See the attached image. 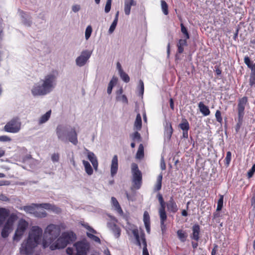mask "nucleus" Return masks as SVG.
<instances>
[{
	"mask_svg": "<svg viewBox=\"0 0 255 255\" xmlns=\"http://www.w3.org/2000/svg\"><path fill=\"white\" fill-rule=\"evenodd\" d=\"M42 229L38 226H32L29 232L27 240L24 241L20 248L21 254L31 255L35 247L41 242Z\"/></svg>",
	"mask_w": 255,
	"mask_h": 255,
	"instance_id": "f257e3e1",
	"label": "nucleus"
},
{
	"mask_svg": "<svg viewBox=\"0 0 255 255\" xmlns=\"http://www.w3.org/2000/svg\"><path fill=\"white\" fill-rule=\"evenodd\" d=\"M57 73L52 72L45 75L39 83L35 84L31 89L34 96L45 95L51 92L56 84Z\"/></svg>",
	"mask_w": 255,
	"mask_h": 255,
	"instance_id": "f03ea898",
	"label": "nucleus"
},
{
	"mask_svg": "<svg viewBox=\"0 0 255 255\" xmlns=\"http://www.w3.org/2000/svg\"><path fill=\"white\" fill-rule=\"evenodd\" d=\"M66 228L64 223L59 224H51L48 225L44 231L42 240V246L44 248L49 247L54 243V241L58 238L61 232Z\"/></svg>",
	"mask_w": 255,
	"mask_h": 255,
	"instance_id": "7ed1b4c3",
	"label": "nucleus"
},
{
	"mask_svg": "<svg viewBox=\"0 0 255 255\" xmlns=\"http://www.w3.org/2000/svg\"><path fill=\"white\" fill-rule=\"evenodd\" d=\"M76 235L72 231L63 232L57 240L50 246V250L63 249L67 245L74 241Z\"/></svg>",
	"mask_w": 255,
	"mask_h": 255,
	"instance_id": "20e7f679",
	"label": "nucleus"
},
{
	"mask_svg": "<svg viewBox=\"0 0 255 255\" xmlns=\"http://www.w3.org/2000/svg\"><path fill=\"white\" fill-rule=\"evenodd\" d=\"M21 122L20 118L14 117L8 121L3 127V130L9 133H18L21 128Z\"/></svg>",
	"mask_w": 255,
	"mask_h": 255,
	"instance_id": "39448f33",
	"label": "nucleus"
},
{
	"mask_svg": "<svg viewBox=\"0 0 255 255\" xmlns=\"http://www.w3.org/2000/svg\"><path fill=\"white\" fill-rule=\"evenodd\" d=\"M88 249V245L83 242L76 243L73 248L68 247L67 253L69 255H86Z\"/></svg>",
	"mask_w": 255,
	"mask_h": 255,
	"instance_id": "423d86ee",
	"label": "nucleus"
},
{
	"mask_svg": "<svg viewBox=\"0 0 255 255\" xmlns=\"http://www.w3.org/2000/svg\"><path fill=\"white\" fill-rule=\"evenodd\" d=\"M157 197L160 206L158 210V212L160 220L161 229L163 231L165 230L166 225L165 224V222L166 221L167 217L165 212V203L161 194L158 193Z\"/></svg>",
	"mask_w": 255,
	"mask_h": 255,
	"instance_id": "0eeeda50",
	"label": "nucleus"
},
{
	"mask_svg": "<svg viewBox=\"0 0 255 255\" xmlns=\"http://www.w3.org/2000/svg\"><path fill=\"white\" fill-rule=\"evenodd\" d=\"M131 172L133 187L135 189H138L141 185L142 174L140 171L138 169L137 165L134 163L131 164Z\"/></svg>",
	"mask_w": 255,
	"mask_h": 255,
	"instance_id": "6e6552de",
	"label": "nucleus"
},
{
	"mask_svg": "<svg viewBox=\"0 0 255 255\" xmlns=\"http://www.w3.org/2000/svg\"><path fill=\"white\" fill-rule=\"evenodd\" d=\"M132 233L136 240V244L141 247V242L143 245L142 255H149L147 249L145 235L142 231L139 233V231L137 228L133 229Z\"/></svg>",
	"mask_w": 255,
	"mask_h": 255,
	"instance_id": "1a4fd4ad",
	"label": "nucleus"
},
{
	"mask_svg": "<svg viewBox=\"0 0 255 255\" xmlns=\"http://www.w3.org/2000/svg\"><path fill=\"white\" fill-rule=\"evenodd\" d=\"M16 219L17 217L14 214H11L8 217L1 232V236L3 238H6L8 236L12 230L13 223Z\"/></svg>",
	"mask_w": 255,
	"mask_h": 255,
	"instance_id": "9d476101",
	"label": "nucleus"
},
{
	"mask_svg": "<svg viewBox=\"0 0 255 255\" xmlns=\"http://www.w3.org/2000/svg\"><path fill=\"white\" fill-rule=\"evenodd\" d=\"M92 53V51L89 50H83L80 55L77 57L75 62L79 67L84 66L89 61Z\"/></svg>",
	"mask_w": 255,
	"mask_h": 255,
	"instance_id": "9b49d317",
	"label": "nucleus"
},
{
	"mask_svg": "<svg viewBox=\"0 0 255 255\" xmlns=\"http://www.w3.org/2000/svg\"><path fill=\"white\" fill-rule=\"evenodd\" d=\"M28 226V223L23 219L19 221L17 228L15 231L13 239L14 240H19Z\"/></svg>",
	"mask_w": 255,
	"mask_h": 255,
	"instance_id": "f8f14e48",
	"label": "nucleus"
},
{
	"mask_svg": "<svg viewBox=\"0 0 255 255\" xmlns=\"http://www.w3.org/2000/svg\"><path fill=\"white\" fill-rule=\"evenodd\" d=\"M67 130V128L66 127L62 125H59L56 128V134L58 139L64 142H67V139L66 137Z\"/></svg>",
	"mask_w": 255,
	"mask_h": 255,
	"instance_id": "ddd939ff",
	"label": "nucleus"
},
{
	"mask_svg": "<svg viewBox=\"0 0 255 255\" xmlns=\"http://www.w3.org/2000/svg\"><path fill=\"white\" fill-rule=\"evenodd\" d=\"M247 101V98L245 97L240 99L239 101V103L238 105V117H240V119L244 117L245 114L244 110Z\"/></svg>",
	"mask_w": 255,
	"mask_h": 255,
	"instance_id": "4468645a",
	"label": "nucleus"
},
{
	"mask_svg": "<svg viewBox=\"0 0 255 255\" xmlns=\"http://www.w3.org/2000/svg\"><path fill=\"white\" fill-rule=\"evenodd\" d=\"M118 170V157L117 155H115L111 161L110 165L111 175L112 177H114L117 173Z\"/></svg>",
	"mask_w": 255,
	"mask_h": 255,
	"instance_id": "2eb2a0df",
	"label": "nucleus"
},
{
	"mask_svg": "<svg viewBox=\"0 0 255 255\" xmlns=\"http://www.w3.org/2000/svg\"><path fill=\"white\" fill-rule=\"evenodd\" d=\"M108 226L113 232L115 237L119 238L121 235V230L115 223H108Z\"/></svg>",
	"mask_w": 255,
	"mask_h": 255,
	"instance_id": "dca6fc26",
	"label": "nucleus"
},
{
	"mask_svg": "<svg viewBox=\"0 0 255 255\" xmlns=\"http://www.w3.org/2000/svg\"><path fill=\"white\" fill-rule=\"evenodd\" d=\"M136 4L134 0H125L124 11L127 15L130 14L131 6H134Z\"/></svg>",
	"mask_w": 255,
	"mask_h": 255,
	"instance_id": "f3484780",
	"label": "nucleus"
},
{
	"mask_svg": "<svg viewBox=\"0 0 255 255\" xmlns=\"http://www.w3.org/2000/svg\"><path fill=\"white\" fill-rule=\"evenodd\" d=\"M67 136L69 141L73 144L76 145L78 143L77 134L74 128L72 129V130L68 133Z\"/></svg>",
	"mask_w": 255,
	"mask_h": 255,
	"instance_id": "a211bd4d",
	"label": "nucleus"
},
{
	"mask_svg": "<svg viewBox=\"0 0 255 255\" xmlns=\"http://www.w3.org/2000/svg\"><path fill=\"white\" fill-rule=\"evenodd\" d=\"M111 202L113 207H114L115 210L117 212V213L121 216L124 215V212L122 209L120 205L119 204L118 200L116 198L112 197L111 198Z\"/></svg>",
	"mask_w": 255,
	"mask_h": 255,
	"instance_id": "6ab92c4d",
	"label": "nucleus"
},
{
	"mask_svg": "<svg viewBox=\"0 0 255 255\" xmlns=\"http://www.w3.org/2000/svg\"><path fill=\"white\" fill-rule=\"evenodd\" d=\"M200 231V226L195 224L192 227V234L191 236L192 239L198 241L199 239V233Z\"/></svg>",
	"mask_w": 255,
	"mask_h": 255,
	"instance_id": "aec40b11",
	"label": "nucleus"
},
{
	"mask_svg": "<svg viewBox=\"0 0 255 255\" xmlns=\"http://www.w3.org/2000/svg\"><path fill=\"white\" fill-rule=\"evenodd\" d=\"M167 207L168 210L172 213H176L178 211L177 206L172 197H170V200L167 203Z\"/></svg>",
	"mask_w": 255,
	"mask_h": 255,
	"instance_id": "412c9836",
	"label": "nucleus"
},
{
	"mask_svg": "<svg viewBox=\"0 0 255 255\" xmlns=\"http://www.w3.org/2000/svg\"><path fill=\"white\" fill-rule=\"evenodd\" d=\"M88 158L92 163L94 168L95 170H97L98 166V162L96 156L93 152L89 151L88 152Z\"/></svg>",
	"mask_w": 255,
	"mask_h": 255,
	"instance_id": "4be33fe9",
	"label": "nucleus"
},
{
	"mask_svg": "<svg viewBox=\"0 0 255 255\" xmlns=\"http://www.w3.org/2000/svg\"><path fill=\"white\" fill-rule=\"evenodd\" d=\"M40 205H41V208H42L43 209H47V210H50L56 213H60L61 211V209L59 208L56 207V206H55L54 205L51 204L43 203V204H41Z\"/></svg>",
	"mask_w": 255,
	"mask_h": 255,
	"instance_id": "5701e85b",
	"label": "nucleus"
},
{
	"mask_svg": "<svg viewBox=\"0 0 255 255\" xmlns=\"http://www.w3.org/2000/svg\"><path fill=\"white\" fill-rule=\"evenodd\" d=\"M143 222L145 225V227L146 232L150 233V216L147 211H144L143 213Z\"/></svg>",
	"mask_w": 255,
	"mask_h": 255,
	"instance_id": "b1692460",
	"label": "nucleus"
},
{
	"mask_svg": "<svg viewBox=\"0 0 255 255\" xmlns=\"http://www.w3.org/2000/svg\"><path fill=\"white\" fill-rule=\"evenodd\" d=\"M41 204H33L29 206H23L22 209L26 213L34 214L35 208L41 207Z\"/></svg>",
	"mask_w": 255,
	"mask_h": 255,
	"instance_id": "393cba45",
	"label": "nucleus"
},
{
	"mask_svg": "<svg viewBox=\"0 0 255 255\" xmlns=\"http://www.w3.org/2000/svg\"><path fill=\"white\" fill-rule=\"evenodd\" d=\"M198 108L203 116H207L210 114V111L208 107L204 105L203 102H200L198 104Z\"/></svg>",
	"mask_w": 255,
	"mask_h": 255,
	"instance_id": "a878e982",
	"label": "nucleus"
},
{
	"mask_svg": "<svg viewBox=\"0 0 255 255\" xmlns=\"http://www.w3.org/2000/svg\"><path fill=\"white\" fill-rule=\"evenodd\" d=\"M244 62L251 70V73L255 74V63L253 64L248 56H246L244 58Z\"/></svg>",
	"mask_w": 255,
	"mask_h": 255,
	"instance_id": "bb28decb",
	"label": "nucleus"
},
{
	"mask_svg": "<svg viewBox=\"0 0 255 255\" xmlns=\"http://www.w3.org/2000/svg\"><path fill=\"white\" fill-rule=\"evenodd\" d=\"M8 216V211L5 208H0V226L3 224Z\"/></svg>",
	"mask_w": 255,
	"mask_h": 255,
	"instance_id": "cd10ccee",
	"label": "nucleus"
},
{
	"mask_svg": "<svg viewBox=\"0 0 255 255\" xmlns=\"http://www.w3.org/2000/svg\"><path fill=\"white\" fill-rule=\"evenodd\" d=\"M51 114V111L49 110L42 115L39 120V124L41 125L46 123L49 119Z\"/></svg>",
	"mask_w": 255,
	"mask_h": 255,
	"instance_id": "c85d7f7f",
	"label": "nucleus"
},
{
	"mask_svg": "<svg viewBox=\"0 0 255 255\" xmlns=\"http://www.w3.org/2000/svg\"><path fill=\"white\" fill-rule=\"evenodd\" d=\"M83 164L84 166L86 172L89 175H91L93 173V170L89 162L86 160H83Z\"/></svg>",
	"mask_w": 255,
	"mask_h": 255,
	"instance_id": "c756f323",
	"label": "nucleus"
},
{
	"mask_svg": "<svg viewBox=\"0 0 255 255\" xmlns=\"http://www.w3.org/2000/svg\"><path fill=\"white\" fill-rule=\"evenodd\" d=\"M142 121L140 114H137L134 124V127L137 130H140L141 128Z\"/></svg>",
	"mask_w": 255,
	"mask_h": 255,
	"instance_id": "7c9ffc66",
	"label": "nucleus"
},
{
	"mask_svg": "<svg viewBox=\"0 0 255 255\" xmlns=\"http://www.w3.org/2000/svg\"><path fill=\"white\" fill-rule=\"evenodd\" d=\"M187 45L186 39H180L177 44L178 52L182 53L184 51V46Z\"/></svg>",
	"mask_w": 255,
	"mask_h": 255,
	"instance_id": "2f4dec72",
	"label": "nucleus"
},
{
	"mask_svg": "<svg viewBox=\"0 0 255 255\" xmlns=\"http://www.w3.org/2000/svg\"><path fill=\"white\" fill-rule=\"evenodd\" d=\"M117 82V78L116 77H113L110 83H109L108 89H107V93L109 94H111L112 91V89L113 87L116 84Z\"/></svg>",
	"mask_w": 255,
	"mask_h": 255,
	"instance_id": "473e14b6",
	"label": "nucleus"
},
{
	"mask_svg": "<svg viewBox=\"0 0 255 255\" xmlns=\"http://www.w3.org/2000/svg\"><path fill=\"white\" fill-rule=\"evenodd\" d=\"M178 238L182 242H184L187 238V235L182 230H179L177 232Z\"/></svg>",
	"mask_w": 255,
	"mask_h": 255,
	"instance_id": "72a5a7b5",
	"label": "nucleus"
},
{
	"mask_svg": "<svg viewBox=\"0 0 255 255\" xmlns=\"http://www.w3.org/2000/svg\"><path fill=\"white\" fill-rule=\"evenodd\" d=\"M144 156V148L142 144H140L139 145L136 154V157L138 159L142 158Z\"/></svg>",
	"mask_w": 255,
	"mask_h": 255,
	"instance_id": "f704fd0d",
	"label": "nucleus"
},
{
	"mask_svg": "<svg viewBox=\"0 0 255 255\" xmlns=\"http://www.w3.org/2000/svg\"><path fill=\"white\" fill-rule=\"evenodd\" d=\"M161 6L163 13L165 15H167L168 14V6L165 1L161 0Z\"/></svg>",
	"mask_w": 255,
	"mask_h": 255,
	"instance_id": "c9c22d12",
	"label": "nucleus"
},
{
	"mask_svg": "<svg viewBox=\"0 0 255 255\" xmlns=\"http://www.w3.org/2000/svg\"><path fill=\"white\" fill-rule=\"evenodd\" d=\"M179 127L183 131L188 130L189 129V124L186 120H184L180 124Z\"/></svg>",
	"mask_w": 255,
	"mask_h": 255,
	"instance_id": "e433bc0d",
	"label": "nucleus"
},
{
	"mask_svg": "<svg viewBox=\"0 0 255 255\" xmlns=\"http://www.w3.org/2000/svg\"><path fill=\"white\" fill-rule=\"evenodd\" d=\"M162 174H160L157 179V182L155 187V189L156 191H158L161 189V183H162Z\"/></svg>",
	"mask_w": 255,
	"mask_h": 255,
	"instance_id": "4c0bfd02",
	"label": "nucleus"
},
{
	"mask_svg": "<svg viewBox=\"0 0 255 255\" xmlns=\"http://www.w3.org/2000/svg\"><path fill=\"white\" fill-rule=\"evenodd\" d=\"M34 215L38 218H44L47 216V213L44 210L35 211Z\"/></svg>",
	"mask_w": 255,
	"mask_h": 255,
	"instance_id": "58836bf2",
	"label": "nucleus"
},
{
	"mask_svg": "<svg viewBox=\"0 0 255 255\" xmlns=\"http://www.w3.org/2000/svg\"><path fill=\"white\" fill-rule=\"evenodd\" d=\"M173 132V129L172 128L171 125L170 124L167 126L165 130V134L168 138H170L172 135Z\"/></svg>",
	"mask_w": 255,
	"mask_h": 255,
	"instance_id": "ea45409f",
	"label": "nucleus"
},
{
	"mask_svg": "<svg viewBox=\"0 0 255 255\" xmlns=\"http://www.w3.org/2000/svg\"><path fill=\"white\" fill-rule=\"evenodd\" d=\"M116 99L117 101L122 102L126 104H128V100L127 97L125 95H117Z\"/></svg>",
	"mask_w": 255,
	"mask_h": 255,
	"instance_id": "a19ab883",
	"label": "nucleus"
},
{
	"mask_svg": "<svg viewBox=\"0 0 255 255\" xmlns=\"http://www.w3.org/2000/svg\"><path fill=\"white\" fill-rule=\"evenodd\" d=\"M223 200H224L223 195H220V199H219L218 203H217V211H219L222 210V208L223 206Z\"/></svg>",
	"mask_w": 255,
	"mask_h": 255,
	"instance_id": "79ce46f5",
	"label": "nucleus"
},
{
	"mask_svg": "<svg viewBox=\"0 0 255 255\" xmlns=\"http://www.w3.org/2000/svg\"><path fill=\"white\" fill-rule=\"evenodd\" d=\"M122 79L125 82L128 83L129 81L130 78L128 75L124 71L119 73Z\"/></svg>",
	"mask_w": 255,
	"mask_h": 255,
	"instance_id": "37998d69",
	"label": "nucleus"
},
{
	"mask_svg": "<svg viewBox=\"0 0 255 255\" xmlns=\"http://www.w3.org/2000/svg\"><path fill=\"white\" fill-rule=\"evenodd\" d=\"M132 139L134 141H140L141 136L140 134L137 132L135 131L130 135Z\"/></svg>",
	"mask_w": 255,
	"mask_h": 255,
	"instance_id": "c03bdc74",
	"label": "nucleus"
},
{
	"mask_svg": "<svg viewBox=\"0 0 255 255\" xmlns=\"http://www.w3.org/2000/svg\"><path fill=\"white\" fill-rule=\"evenodd\" d=\"M92 28L91 26L89 25L87 27L86 30H85V38L86 40H88L92 33Z\"/></svg>",
	"mask_w": 255,
	"mask_h": 255,
	"instance_id": "a18cd8bd",
	"label": "nucleus"
},
{
	"mask_svg": "<svg viewBox=\"0 0 255 255\" xmlns=\"http://www.w3.org/2000/svg\"><path fill=\"white\" fill-rule=\"evenodd\" d=\"M215 116L217 121L218 123L222 124L223 122V119L221 116V112L219 110H217Z\"/></svg>",
	"mask_w": 255,
	"mask_h": 255,
	"instance_id": "49530a36",
	"label": "nucleus"
},
{
	"mask_svg": "<svg viewBox=\"0 0 255 255\" xmlns=\"http://www.w3.org/2000/svg\"><path fill=\"white\" fill-rule=\"evenodd\" d=\"M87 235L89 238L92 239L95 242L98 243H100V242H101L100 239L97 236H95L90 233H88V232L87 233Z\"/></svg>",
	"mask_w": 255,
	"mask_h": 255,
	"instance_id": "de8ad7c7",
	"label": "nucleus"
},
{
	"mask_svg": "<svg viewBox=\"0 0 255 255\" xmlns=\"http://www.w3.org/2000/svg\"><path fill=\"white\" fill-rule=\"evenodd\" d=\"M112 0H107L106 2V4L105 7V12L106 13H108L110 12L111 8Z\"/></svg>",
	"mask_w": 255,
	"mask_h": 255,
	"instance_id": "09e8293b",
	"label": "nucleus"
},
{
	"mask_svg": "<svg viewBox=\"0 0 255 255\" xmlns=\"http://www.w3.org/2000/svg\"><path fill=\"white\" fill-rule=\"evenodd\" d=\"M181 31L183 34H184L186 36V39L189 38V35L187 31L186 28L184 26L183 24H181Z\"/></svg>",
	"mask_w": 255,
	"mask_h": 255,
	"instance_id": "8fccbe9b",
	"label": "nucleus"
},
{
	"mask_svg": "<svg viewBox=\"0 0 255 255\" xmlns=\"http://www.w3.org/2000/svg\"><path fill=\"white\" fill-rule=\"evenodd\" d=\"M117 23H118L117 21H116L115 20L113 21V22H112V23L111 25L110 28L109 29V33L111 34L114 31V30L117 26Z\"/></svg>",
	"mask_w": 255,
	"mask_h": 255,
	"instance_id": "3c124183",
	"label": "nucleus"
},
{
	"mask_svg": "<svg viewBox=\"0 0 255 255\" xmlns=\"http://www.w3.org/2000/svg\"><path fill=\"white\" fill-rule=\"evenodd\" d=\"M250 85L251 87H255V74L251 73L250 78Z\"/></svg>",
	"mask_w": 255,
	"mask_h": 255,
	"instance_id": "603ef678",
	"label": "nucleus"
},
{
	"mask_svg": "<svg viewBox=\"0 0 255 255\" xmlns=\"http://www.w3.org/2000/svg\"><path fill=\"white\" fill-rule=\"evenodd\" d=\"M232 153L230 151L227 152L226 157L225 158L226 163L227 165H229L231 160Z\"/></svg>",
	"mask_w": 255,
	"mask_h": 255,
	"instance_id": "864d4df0",
	"label": "nucleus"
},
{
	"mask_svg": "<svg viewBox=\"0 0 255 255\" xmlns=\"http://www.w3.org/2000/svg\"><path fill=\"white\" fill-rule=\"evenodd\" d=\"M51 160L53 162H58L59 160V154L57 153H53L51 155Z\"/></svg>",
	"mask_w": 255,
	"mask_h": 255,
	"instance_id": "5fc2aeb1",
	"label": "nucleus"
},
{
	"mask_svg": "<svg viewBox=\"0 0 255 255\" xmlns=\"http://www.w3.org/2000/svg\"><path fill=\"white\" fill-rule=\"evenodd\" d=\"M11 139L7 135H1L0 136V141L1 142H6V141H10Z\"/></svg>",
	"mask_w": 255,
	"mask_h": 255,
	"instance_id": "6e6d98bb",
	"label": "nucleus"
},
{
	"mask_svg": "<svg viewBox=\"0 0 255 255\" xmlns=\"http://www.w3.org/2000/svg\"><path fill=\"white\" fill-rule=\"evenodd\" d=\"M255 172V164H254L250 170L248 172V177L250 178L253 176Z\"/></svg>",
	"mask_w": 255,
	"mask_h": 255,
	"instance_id": "4d7b16f0",
	"label": "nucleus"
},
{
	"mask_svg": "<svg viewBox=\"0 0 255 255\" xmlns=\"http://www.w3.org/2000/svg\"><path fill=\"white\" fill-rule=\"evenodd\" d=\"M243 118L240 119V117H238V123H237L236 127V130L237 131H238L240 127L242 124Z\"/></svg>",
	"mask_w": 255,
	"mask_h": 255,
	"instance_id": "13d9d810",
	"label": "nucleus"
},
{
	"mask_svg": "<svg viewBox=\"0 0 255 255\" xmlns=\"http://www.w3.org/2000/svg\"><path fill=\"white\" fill-rule=\"evenodd\" d=\"M81 9V6L79 4H74L72 6V10L74 12L79 11Z\"/></svg>",
	"mask_w": 255,
	"mask_h": 255,
	"instance_id": "bf43d9fd",
	"label": "nucleus"
},
{
	"mask_svg": "<svg viewBox=\"0 0 255 255\" xmlns=\"http://www.w3.org/2000/svg\"><path fill=\"white\" fill-rule=\"evenodd\" d=\"M139 86L140 87V93L142 95L144 92V84L141 80L139 81Z\"/></svg>",
	"mask_w": 255,
	"mask_h": 255,
	"instance_id": "052dcab7",
	"label": "nucleus"
},
{
	"mask_svg": "<svg viewBox=\"0 0 255 255\" xmlns=\"http://www.w3.org/2000/svg\"><path fill=\"white\" fill-rule=\"evenodd\" d=\"M83 226L86 228L90 232H91L93 234H96V231L93 229L92 228H91L90 226H89L88 224L83 225Z\"/></svg>",
	"mask_w": 255,
	"mask_h": 255,
	"instance_id": "680f3d73",
	"label": "nucleus"
},
{
	"mask_svg": "<svg viewBox=\"0 0 255 255\" xmlns=\"http://www.w3.org/2000/svg\"><path fill=\"white\" fill-rule=\"evenodd\" d=\"M160 168L162 170L166 169V165L163 157L161 158L160 160Z\"/></svg>",
	"mask_w": 255,
	"mask_h": 255,
	"instance_id": "e2e57ef3",
	"label": "nucleus"
},
{
	"mask_svg": "<svg viewBox=\"0 0 255 255\" xmlns=\"http://www.w3.org/2000/svg\"><path fill=\"white\" fill-rule=\"evenodd\" d=\"M218 246L216 245H214V248L212 250L211 255H216L217 251Z\"/></svg>",
	"mask_w": 255,
	"mask_h": 255,
	"instance_id": "0e129e2a",
	"label": "nucleus"
},
{
	"mask_svg": "<svg viewBox=\"0 0 255 255\" xmlns=\"http://www.w3.org/2000/svg\"><path fill=\"white\" fill-rule=\"evenodd\" d=\"M117 68L119 71V73H120L124 71L122 69V66L119 62L117 63Z\"/></svg>",
	"mask_w": 255,
	"mask_h": 255,
	"instance_id": "69168bd1",
	"label": "nucleus"
},
{
	"mask_svg": "<svg viewBox=\"0 0 255 255\" xmlns=\"http://www.w3.org/2000/svg\"><path fill=\"white\" fill-rule=\"evenodd\" d=\"M169 102H170V108L173 110H174V102H173V100L171 98L169 100Z\"/></svg>",
	"mask_w": 255,
	"mask_h": 255,
	"instance_id": "338daca9",
	"label": "nucleus"
},
{
	"mask_svg": "<svg viewBox=\"0 0 255 255\" xmlns=\"http://www.w3.org/2000/svg\"><path fill=\"white\" fill-rule=\"evenodd\" d=\"M4 154L5 151L1 148H0V158L4 156Z\"/></svg>",
	"mask_w": 255,
	"mask_h": 255,
	"instance_id": "774afa93",
	"label": "nucleus"
}]
</instances>
